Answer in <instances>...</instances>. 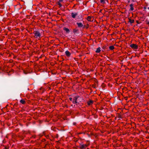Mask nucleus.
I'll return each instance as SVG.
<instances>
[{
    "instance_id": "obj_1",
    "label": "nucleus",
    "mask_w": 149,
    "mask_h": 149,
    "mask_svg": "<svg viewBox=\"0 0 149 149\" xmlns=\"http://www.w3.org/2000/svg\"><path fill=\"white\" fill-rule=\"evenodd\" d=\"M34 37L35 38L39 39L41 36V35L39 32L38 31H35L33 32Z\"/></svg>"
},
{
    "instance_id": "obj_2",
    "label": "nucleus",
    "mask_w": 149,
    "mask_h": 149,
    "mask_svg": "<svg viewBox=\"0 0 149 149\" xmlns=\"http://www.w3.org/2000/svg\"><path fill=\"white\" fill-rule=\"evenodd\" d=\"M78 97H79V96H76L75 97H74V99H73V100H72L74 104H76V103H77V99Z\"/></svg>"
},
{
    "instance_id": "obj_3",
    "label": "nucleus",
    "mask_w": 149,
    "mask_h": 149,
    "mask_svg": "<svg viewBox=\"0 0 149 149\" xmlns=\"http://www.w3.org/2000/svg\"><path fill=\"white\" fill-rule=\"evenodd\" d=\"M130 46L132 48L134 49H137L138 47L135 44H133L130 45Z\"/></svg>"
},
{
    "instance_id": "obj_4",
    "label": "nucleus",
    "mask_w": 149,
    "mask_h": 149,
    "mask_svg": "<svg viewBox=\"0 0 149 149\" xmlns=\"http://www.w3.org/2000/svg\"><path fill=\"white\" fill-rule=\"evenodd\" d=\"M71 15L72 17L74 18H75L76 16H77V13H71Z\"/></svg>"
},
{
    "instance_id": "obj_5",
    "label": "nucleus",
    "mask_w": 149,
    "mask_h": 149,
    "mask_svg": "<svg viewBox=\"0 0 149 149\" xmlns=\"http://www.w3.org/2000/svg\"><path fill=\"white\" fill-rule=\"evenodd\" d=\"M65 54L66 56L68 57H69L71 55V54L70 52L68 50L65 51Z\"/></svg>"
},
{
    "instance_id": "obj_6",
    "label": "nucleus",
    "mask_w": 149,
    "mask_h": 149,
    "mask_svg": "<svg viewBox=\"0 0 149 149\" xmlns=\"http://www.w3.org/2000/svg\"><path fill=\"white\" fill-rule=\"evenodd\" d=\"M79 27H82L83 26V25L81 23L77 22V23Z\"/></svg>"
},
{
    "instance_id": "obj_7",
    "label": "nucleus",
    "mask_w": 149,
    "mask_h": 149,
    "mask_svg": "<svg viewBox=\"0 0 149 149\" xmlns=\"http://www.w3.org/2000/svg\"><path fill=\"white\" fill-rule=\"evenodd\" d=\"M63 30L65 31L67 33H69L70 32V30L69 29L66 27H64L63 29Z\"/></svg>"
},
{
    "instance_id": "obj_8",
    "label": "nucleus",
    "mask_w": 149,
    "mask_h": 149,
    "mask_svg": "<svg viewBox=\"0 0 149 149\" xmlns=\"http://www.w3.org/2000/svg\"><path fill=\"white\" fill-rule=\"evenodd\" d=\"M101 51V48L100 47H99L98 48H97L96 51L95 52L96 53H99Z\"/></svg>"
},
{
    "instance_id": "obj_9",
    "label": "nucleus",
    "mask_w": 149,
    "mask_h": 149,
    "mask_svg": "<svg viewBox=\"0 0 149 149\" xmlns=\"http://www.w3.org/2000/svg\"><path fill=\"white\" fill-rule=\"evenodd\" d=\"M130 6V10L132 11L133 10H134L133 5L132 4H131Z\"/></svg>"
},
{
    "instance_id": "obj_10",
    "label": "nucleus",
    "mask_w": 149,
    "mask_h": 149,
    "mask_svg": "<svg viewBox=\"0 0 149 149\" xmlns=\"http://www.w3.org/2000/svg\"><path fill=\"white\" fill-rule=\"evenodd\" d=\"M88 145L87 144H83L81 145V148H85L88 146Z\"/></svg>"
},
{
    "instance_id": "obj_11",
    "label": "nucleus",
    "mask_w": 149,
    "mask_h": 149,
    "mask_svg": "<svg viewBox=\"0 0 149 149\" xmlns=\"http://www.w3.org/2000/svg\"><path fill=\"white\" fill-rule=\"evenodd\" d=\"M93 103V101L92 100H90L89 102H88V105H90L91 104Z\"/></svg>"
},
{
    "instance_id": "obj_12",
    "label": "nucleus",
    "mask_w": 149,
    "mask_h": 149,
    "mask_svg": "<svg viewBox=\"0 0 149 149\" xmlns=\"http://www.w3.org/2000/svg\"><path fill=\"white\" fill-rule=\"evenodd\" d=\"M91 17L90 16H88L87 18V20L89 21H91Z\"/></svg>"
},
{
    "instance_id": "obj_13",
    "label": "nucleus",
    "mask_w": 149,
    "mask_h": 149,
    "mask_svg": "<svg viewBox=\"0 0 149 149\" xmlns=\"http://www.w3.org/2000/svg\"><path fill=\"white\" fill-rule=\"evenodd\" d=\"M20 102L22 104H24L25 103V101L23 100H20Z\"/></svg>"
},
{
    "instance_id": "obj_14",
    "label": "nucleus",
    "mask_w": 149,
    "mask_h": 149,
    "mask_svg": "<svg viewBox=\"0 0 149 149\" xmlns=\"http://www.w3.org/2000/svg\"><path fill=\"white\" fill-rule=\"evenodd\" d=\"M109 49L111 50H112L114 49V47L113 46H111L109 47Z\"/></svg>"
},
{
    "instance_id": "obj_15",
    "label": "nucleus",
    "mask_w": 149,
    "mask_h": 149,
    "mask_svg": "<svg viewBox=\"0 0 149 149\" xmlns=\"http://www.w3.org/2000/svg\"><path fill=\"white\" fill-rule=\"evenodd\" d=\"M129 22L131 23H132L134 22V20H131L130 19L129 20Z\"/></svg>"
},
{
    "instance_id": "obj_16",
    "label": "nucleus",
    "mask_w": 149,
    "mask_h": 149,
    "mask_svg": "<svg viewBox=\"0 0 149 149\" xmlns=\"http://www.w3.org/2000/svg\"><path fill=\"white\" fill-rule=\"evenodd\" d=\"M100 2L104 4L105 3V0H100Z\"/></svg>"
},
{
    "instance_id": "obj_17",
    "label": "nucleus",
    "mask_w": 149,
    "mask_h": 149,
    "mask_svg": "<svg viewBox=\"0 0 149 149\" xmlns=\"http://www.w3.org/2000/svg\"><path fill=\"white\" fill-rule=\"evenodd\" d=\"M57 3L60 7L62 6V5L61 4V3Z\"/></svg>"
},
{
    "instance_id": "obj_18",
    "label": "nucleus",
    "mask_w": 149,
    "mask_h": 149,
    "mask_svg": "<svg viewBox=\"0 0 149 149\" xmlns=\"http://www.w3.org/2000/svg\"><path fill=\"white\" fill-rule=\"evenodd\" d=\"M63 0H59L58 3H61V2H62Z\"/></svg>"
},
{
    "instance_id": "obj_19",
    "label": "nucleus",
    "mask_w": 149,
    "mask_h": 149,
    "mask_svg": "<svg viewBox=\"0 0 149 149\" xmlns=\"http://www.w3.org/2000/svg\"><path fill=\"white\" fill-rule=\"evenodd\" d=\"M69 99L71 101H72V98H70Z\"/></svg>"
},
{
    "instance_id": "obj_20",
    "label": "nucleus",
    "mask_w": 149,
    "mask_h": 149,
    "mask_svg": "<svg viewBox=\"0 0 149 149\" xmlns=\"http://www.w3.org/2000/svg\"><path fill=\"white\" fill-rule=\"evenodd\" d=\"M148 9H149V7L148 8Z\"/></svg>"
}]
</instances>
